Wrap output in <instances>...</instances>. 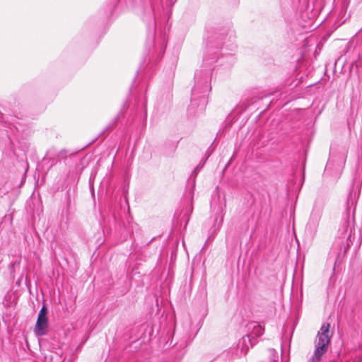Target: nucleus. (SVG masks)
<instances>
[{
  "instance_id": "f257e3e1",
  "label": "nucleus",
  "mask_w": 362,
  "mask_h": 362,
  "mask_svg": "<svg viewBox=\"0 0 362 362\" xmlns=\"http://www.w3.org/2000/svg\"><path fill=\"white\" fill-rule=\"evenodd\" d=\"M211 69H207L204 73H202L201 71H197L194 74L195 85L192 90V105H195V100L197 98H199L198 95L202 93V95L199 97L200 102L203 105L206 103L205 95L207 92L211 90V86L209 82L211 78Z\"/></svg>"
},
{
  "instance_id": "f03ea898",
  "label": "nucleus",
  "mask_w": 362,
  "mask_h": 362,
  "mask_svg": "<svg viewBox=\"0 0 362 362\" xmlns=\"http://www.w3.org/2000/svg\"><path fill=\"white\" fill-rule=\"evenodd\" d=\"M329 323H323L317 334L315 341V349L308 362H319L322 356L327 352L330 338L332 335Z\"/></svg>"
},
{
  "instance_id": "7ed1b4c3",
  "label": "nucleus",
  "mask_w": 362,
  "mask_h": 362,
  "mask_svg": "<svg viewBox=\"0 0 362 362\" xmlns=\"http://www.w3.org/2000/svg\"><path fill=\"white\" fill-rule=\"evenodd\" d=\"M322 214V206L315 204L313 207L310 219L306 226V230L310 234H314L317 231Z\"/></svg>"
},
{
  "instance_id": "20e7f679",
  "label": "nucleus",
  "mask_w": 362,
  "mask_h": 362,
  "mask_svg": "<svg viewBox=\"0 0 362 362\" xmlns=\"http://www.w3.org/2000/svg\"><path fill=\"white\" fill-rule=\"evenodd\" d=\"M35 332L37 337L45 333V302L43 301L37 321L35 327Z\"/></svg>"
},
{
  "instance_id": "39448f33",
  "label": "nucleus",
  "mask_w": 362,
  "mask_h": 362,
  "mask_svg": "<svg viewBox=\"0 0 362 362\" xmlns=\"http://www.w3.org/2000/svg\"><path fill=\"white\" fill-rule=\"evenodd\" d=\"M252 339L249 334H246L239 341L238 346L240 348L241 352L245 355L247 354L249 349L253 346L254 342Z\"/></svg>"
},
{
  "instance_id": "423d86ee",
  "label": "nucleus",
  "mask_w": 362,
  "mask_h": 362,
  "mask_svg": "<svg viewBox=\"0 0 362 362\" xmlns=\"http://www.w3.org/2000/svg\"><path fill=\"white\" fill-rule=\"evenodd\" d=\"M247 327L248 330L251 331V333L249 335L252 337V339L262 336L264 331V327L255 322L249 323Z\"/></svg>"
},
{
  "instance_id": "0eeeda50",
  "label": "nucleus",
  "mask_w": 362,
  "mask_h": 362,
  "mask_svg": "<svg viewBox=\"0 0 362 362\" xmlns=\"http://www.w3.org/2000/svg\"><path fill=\"white\" fill-rule=\"evenodd\" d=\"M147 42L150 46L153 45L156 35V20L154 17L151 18L150 22L147 25Z\"/></svg>"
},
{
  "instance_id": "6e6552de",
  "label": "nucleus",
  "mask_w": 362,
  "mask_h": 362,
  "mask_svg": "<svg viewBox=\"0 0 362 362\" xmlns=\"http://www.w3.org/2000/svg\"><path fill=\"white\" fill-rule=\"evenodd\" d=\"M351 230L352 227L351 226L350 220L349 217H347V219L344 222L341 228H340V230H341L342 235H346L349 233V231L351 233Z\"/></svg>"
},
{
  "instance_id": "1a4fd4ad",
  "label": "nucleus",
  "mask_w": 362,
  "mask_h": 362,
  "mask_svg": "<svg viewBox=\"0 0 362 362\" xmlns=\"http://www.w3.org/2000/svg\"><path fill=\"white\" fill-rule=\"evenodd\" d=\"M217 54H218V53H217V52H215L213 54L214 56V57H211V58H210V59H208V58H207V57L206 56V57H204V62H205L206 64H211V63L214 62L216 60V59H217Z\"/></svg>"
},
{
  "instance_id": "9d476101",
  "label": "nucleus",
  "mask_w": 362,
  "mask_h": 362,
  "mask_svg": "<svg viewBox=\"0 0 362 362\" xmlns=\"http://www.w3.org/2000/svg\"><path fill=\"white\" fill-rule=\"evenodd\" d=\"M202 166H203V165H200V166H199H199H197V167L194 169V173H197V172L199 170V169L202 168Z\"/></svg>"
},
{
  "instance_id": "9b49d317",
  "label": "nucleus",
  "mask_w": 362,
  "mask_h": 362,
  "mask_svg": "<svg viewBox=\"0 0 362 362\" xmlns=\"http://www.w3.org/2000/svg\"><path fill=\"white\" fill-rule=\"evenodd\" d=\"M351 197V193H350V194H349V199H348V204H349V202H350Z\"/></svg>"
},
{
  "instance_id": "f8f14e48",
  "label": "nucleus",
  "mask_w": 362,
  "mask_h": 362,
  "mask_svg": "<svg viewBox=\"0 0 362 362\" xmlns=\"http://www.w3.org/2000/svg\"><path fill=\"white\" fill-rule=\"evenodd\" d=\"M222 221H223V217H221V223H222Z\"/></svg>"
}]
</instances>
